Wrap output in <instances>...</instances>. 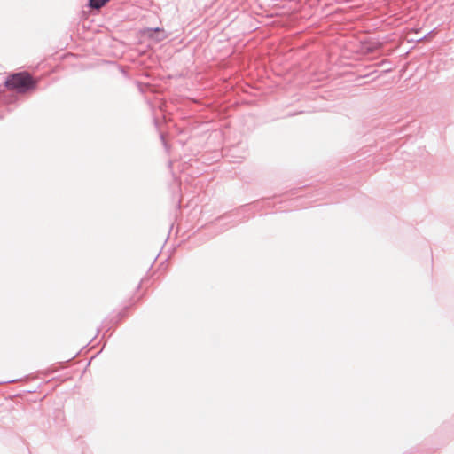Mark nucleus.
<instances>
[{
    "label": "nucleus",
    "instance_id": "obj_1",
    "mask_svg": "<svg viewBox=\"0 0 454 454\" xmlns=\"http://www.w3.org/2000/svg\"><path fill=\"white\" fill-rule=\"evenodd\" d=\"M7 89L17 93H27L37 87L35 81L28 73L20 72L10 75L4 82Z\"/></svg>",
    "mask_w": 454,
    "mask_h": 454
},
{
    "label": "nucleus",
    "instance_id": "obj_2",
    "mask_svg": "<svg viewBox=\"0 0 454 454\" xmlns=\"http://www.w3.org/2000/svg\"><path fill=\"white\" fill-rule=\"evenodd\" d=\"M146 35L149 38L157 42H161L168 37V34L165 32V30L159 27L146 28Z\"/></svg>",
    "mask_w": 454,
    "mask_h": 454
},
{
    "label": "nucleus",
    "instance_id": "obj_3",
    "mask_svg": "<svg viewBox=\"0 0 454 454\" xmlns=\"http://www.w3.org/2000/svg\"><path fill=\"white\" fill-rule=\"evenodd\" d=\"M110 0H89L88 6L91 9H100Z\"/></svg>",
    "mask_w": 454,
    "mask_h": 454
},
{
    "label": "nucleus",
    "instance_id": "obj_4",
    "mask_svg": "<svg viewBox=\"0 0 454 454\" xmlns=\"http://www.w3.org/2000/svg\"><path fill=\"white\" fill-rule=\"evenodd\" d=\"M128 310V307H126L122 311H121L117 316H116V323H118L119 321L121 320L122 317H124L126 316V311Z\"/></svg>",
    "mask_w": 454,
    "mask_h": 454
},
{
    "label": "nucleus",
    "instance_id": "obj_5",
    "mask_svg": "<svg viewBox=\"0 0 454 454\" xmlns=\"http://www.w3.org/2000/svg\"><path fill=\"white\" fill-rule=\"evenodd\" d=\"M160 140L162 141L163 145H164L165 147H167V142H166V140H165L164 134H163V133H160Z\"/></svg>",
    "mask_w": 454,
    "mask_h": 454
},
{
    "label": "nucleus",
    "instance_id": "obj_6",
    "mask_svg": "<svg viewBox=\"0 0 454 454\" xmlns=\"http://www.w3.org/2000/svg\"><path fill=\"white\" fill-rule=\"evenodd\" d=\"M295 114H289L288 115H289V116H294V115H295Z\"/></svg>",
    "mask_w": 454,
    "mask_h": 454
}]
</instances>
